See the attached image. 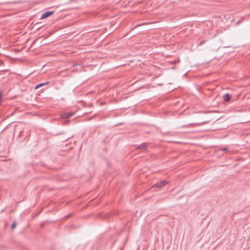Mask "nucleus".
Instances as JSON below:
<instances>
[{"label": "nucleus", "mask_w": 250, "mask_h": 250, "mask_svg": "<svg viewBox=\"0 0 250 250\" xmlns=\"http://www.w3.org/2000/svg\"><path fill=\"white\" fill-rule=\"evenodd\" d=\"M73 115V113H63L61 115V117L64 119H67L70 117H71Z\"/></svg>", "instance_id": "3"}, {"label": "nucleus", "mask_w": 250, "mask_h": 250, "mask_svg": "<svg viewBox=\"0 0 250 250\" xmlns=\"http://www.w3.org/2000/svg\"><path fill=\"white\" fill-rule=\"evenodd\" d=\"M226 150H227V148H226L222 149V151H226Z\"/></svg>", "instance_id": "9"}, {"label": "nucleus", "mask_w": 250, "mask_h": 250, "mask_svg": "<svg viewBox=\"0 0 250 250\" xmlns=\"http://www.w3.org/2000/svg\"><path fill=\"white\" fill-rule=\"evenodd\" d=\"M147 144L146 143H143L136 147L137 149L146 150L147 148Z\"/></svg>", "instance_id": "4"}, {"label": "nucleus", "mask_w": 250, "mask_h": 250, "mask_svg": "<svg viewBox=\"0 0 250 250\" xmlns=\"http://www.w3.org/2000/svg\"><path fill=\"white\" fill-rule=\"evenodd\" d=\"M208 123V121H206V122H204L201 123L189 124L188 125H201V124L203 125V124H207Z\"/></svg>", "instance_id": "7"}, {"label": "nucleus", "mask_w": 250, "mask_h": 250, "mask_svg": "<svg viewBox=\"0 0 250 250\" xmlns=\"http://www.w3.org/2000/svg\"><path fill=\"white\" fill-rule=\"evenodd\" d=\"M168 182L166 180H162L159 183H157L154 186L157 188H160L164 187Z\"/></svg>", "instance_id": "1"}, {"label": "nucleus", "mask_w": 250, "mask_h": 250, "mask_svg": "<svg viewBox=\"0 0 250 250\" xmlns=\"http://www.w3.org/2000/svg\"><path fill=\"white\" fill-rule=\"evenodd\" d=\"M48 83V82H46V83H40V84H39L38 85H37L35 87V89H38L39 88H40V87L43 86V85H44L45 84Z\"/></svg>", "instance_id": "6"}, {"label": "nucleus", "mask_w": 250, "mask_h": 250, "mask_svg": "<svg viewBox=\"0 0 250 250\" xmlns=\"http://www.w3.org/2000/svg\"><path fill=\"white\" fill-rule=\"evenodd\" d=\"M147 24V23H144L143 24H140V25H145V24Z\"/></svg>", "instance_id": "10"}, {"label": "nucleus", "mask_w": 250, "mask_h": 250, "mask_svg": "<svg viewBox=\"0 0 250 250\" xmlns=\"http://www.w3.org/2000/svg\"><path fill=\"white\" fill-rule=\"evenodd\" d=\"M16 222H14L11 226V229H14L16 227Z\"/></svg>", "instance_id": "8"}, {"label": "nucleus", "mask_w": 250, "mask_h": 250, "mask_svg": "<svg viewBox=\"0 0 250 250\" xmlns=\"http://www.w3.org/2000/svg\"><path fill=\"white\" fill-rule=\"evenodd\" d=\"M53 11H46L43 13L41 17V19H44L51 15L53 13Z\"/></svg>", "instance_id": "2"}, {"label": "nucleus", "mask_w": 250, "mask_h": 250, "mask_svg": "<svg viewBox=\"0 0 250 250\" xmlns=\"http://www.w3.org/2000/svg\"><path fill=\"white\" fill-rule=\"evenodd\" d=\"M223 99L225 101L227 102L229 100V94H226L223 96Z\"/></svg>", "instance_id": "5"}]
</instances>
